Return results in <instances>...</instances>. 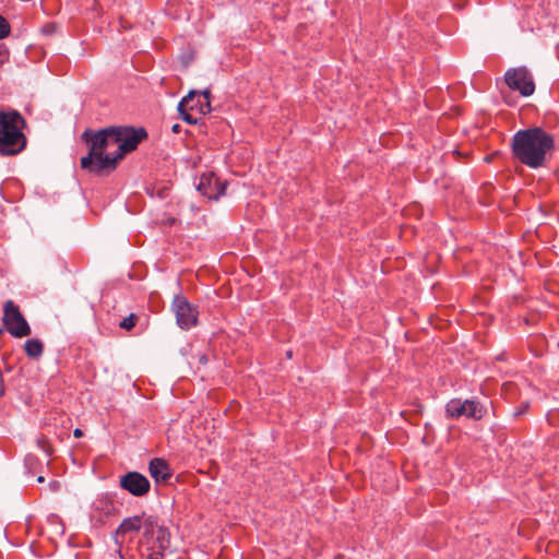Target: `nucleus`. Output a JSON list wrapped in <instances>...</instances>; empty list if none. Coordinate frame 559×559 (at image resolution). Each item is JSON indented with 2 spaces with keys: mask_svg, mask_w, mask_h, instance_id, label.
Returning <instances> with one entry per match:
<instances>
[{
  "mask_svg": "<svg viewBox=\"0 0 559 559\" xmlns=\"http://www.w3.org/2000/svg\"><path fill=\"white\" fill-rule=\"evenodd\" d=\"M26 122L17 110L0 111V132H23Z\"/></svg>",
  "mask_w": 559,
  "mask_h": 559,
  "instance_id": "11",
  "label": "nucleus"
},
{
  "mask_svg": "<svg viewBox=\"0 0 559 559\" xmlns=\"http://www.w3.org/2000/svg\"><path fill=\"white\" fill-rule=\"evenodd\" d=\"M2 321L7 331L14 337L22 338L32 332L26 319L12 300H7L3 305Z\"/></svg>",
  "mask_w": 559,
  "mask_h": 559,
  "instance_id": "5",
  "label": "nucleus"
},
{
  "mask_svg": "<svg viewBox=\"0 0 559 559\" xmlns=\"http://www.w3.org/2000/svg\"><path fill=\"white\" fill-rule=\"evenodd\" d=\"M150 475L157 481H166L171 477L169 464L159 457L151 460L148 464Z\"/></svg>",
  "mask_w": 559,
  "mask_h": 559,
  "instance_id": "12",
  "label": "nucleus"
},
{
  "mask_svg": "<svg viewBox=\"0 0 559 559\" xmlns=\"http://www.w3.org/2000/svg\"><path fill=\"white\" fill-rule=\"evenodd\" d=\"M0 373H2V371L0 370Z\"/></svg>",
  "mask_w": 559,
  "mask_h": 559,
  "instance_id": "26",
  "label": "nucleus"
},
{
  "mask_svg": "<svg viewBox=\"0 0 559 559\" xmlns=\"http://www.w3.org/2000/svg\"><path fill=\"white\" fill-rule=\"evenodd\" d=\"M188 111H189V108H185V109H183V112H180V115H181L182 119H183L186 122L190 123V124H195V123H198V118H197V117H194L192 114H189Z\"/></svg>",
  "mask_w": 559,
  "mask_h": 559,
  "instance_id": "18",
  "label": "nucleus"
},
{
  "mask_svg": "<svg viewBox=\"0 0 559 559\" xmlns=\"http://www.w3.org/2000/svg\"><path fill=\"white\" fill-rule=\"evenodd\" d=\"M167 551H168V554H171V550H169V547H168L167 550L165 551V555H164L163 559L166 557Z\"/></svg>",
  "mask_w": 559,
  "mask_h": 559,
  "instance_id": "24",
  "label": "nucleus"
},
{
  "mask_svg": "<svg viewBox=\"0 0 559 559\" xmlns=\"http://www.w3.org/2000/svg\"><path fill=\"white\" fill-rule=\"evenodd\" d=\"M4 394V383H3V377L2 373H0V396Z\"/></svg>",
  "mask_w": 559,
  "mask_h": 559,
  "instance_id": "20",
  "label": "nucleus"
},
{
  "mask_svg": "<svg viewBox=\"0 0 559 559\" xmlns=\"http://www.w3.org/2000/svg\"><path fill=\"white\" fill-rule=\"evenodd\" d=\"M554 147V136L539 127L519 130L511 141L513 157L532 169L544 167Z\"/></svg>",
  "mask_w": 559,
  "mask_h": 559,
  "instance_id": "3",
  "label": "nucleus"
},
{
  "mask_svg": "<svg viewBox=\"0 0 559 559\" xmlns=\"http://www.w3.org/2000/svg\"><path fill=\"white\" fill-rule=\"evenodd\" d=\"M171 130H173L174 133H179L180 132V126L176 123V124L173 126Z\"/></svg>",
  "mask_w": 559,
  "mask_h": 559,
  "instance_id": "22",
  "label": "nucleus"
},
{
  "mask_svg": "<svg viewBox=\"0 0 559 559\" xmlns=\"http://www.w3.org/2000/svg\"><path fill=\"white\" fill-rule=\"evenodd\" d=\"M38 445L43 449V451L50 455V448L47 444V439L45 437L38 439Z\"/></svg>",
  "mask_w": 559,
  "mask_h": 559,
  "instance_id": "19",
  "label": "nucleus"
},
{
  "mask_svg": "<svg viewBox=\"0 0 559 559\" xmlns=\"http://www.w3.org/2000/svg\"><path fill=\"white\" fill-rule=\"evenodd\" d=\"M506 84L522 96L527 97L534 94L535 83L532 73L525 68H511L504 73Z\"/></svg>",
  "mask_w": 559,
  "mask_h": 559,
  "instance_id": "6",
  "label": "nucleus"
},
{
  "mask_svg": "<svg viewBox=\"0 0 559 559\" xmlns=\"http://www.w3.org/2000/svg\"><path fill=\"white\" fill-rule=\"evenodd\" d=\"M10 33V25L8 21L0 15V39L7 37Z\"/></svg>",
  "mask_w": 559,
  "mask_h": 559,
  "instance_id": "17",
  "label": "nucleus"
},
{
  "mask_svg": "<svg viewBox=\"0 0 559 559\" xmlns=\"http://www.w3.org/2000/svg\"><path fill=\"white\" fill-rule=\"evenodd\" d=\"M26 146L23 132H0V154L12 156L21 153Z\"/></svg>",
  "mask_w": 559,
  "mask_h": 559,
  "instance_id": "10",
  "label": "nucleus"
},
{
  "mask_svg": "<svg viewBox=\"0 0 559 559\" xmlns=\"http://www.w3.org/2000/svg\"><path fill=\"white\" fill-rule=\"evenodd\" d=\"M146 135L143 128L128 126H110L98 131L87 129L82 138L88 144L90 153L81 158V167L95 174L111 171Z\"/></svg>",
  "mask_w": 559,
  "mask_h": 559,
  "instance_id": "1",
  "label": "nucleus"
},
{
  "mask_svg": "<svg viewBox=\"0 0 559 559\" xmlns=\"http://www.w3.org/2000/svg\"><path fill=\"white\" fill-rule=\"evenodd\" d=\"M119 485L134 497H143L151 489L150 480L139 472H128L120 477Z\"/></svg>",
  "mask_w": 559,
  "mask_h": 559,
  "instance_id": "9",
  "label": "nucleus"
},
{
  "mask_svg": "<svg viewBox=\"0 0 559 559\" xmlns=\"http://www.w3.org/2000/svg\"><path fill=\"white\" fill-rule=\"evenodd\" d=\"M200 103H202V99L197 97V92L190 91L188 95L180 100L178 110L179 112H183L185 108H189V110H194L199 114Z\"/></svg>",
  "mask_w": 559,
  "mask_h": 559,
  "instance_id": "13",
  "label": "nucleus"
},
{
  "mask_svg": "<svg viewBox=\"0 0 559 559\" xmlns=\"http://www.w3.org/2000/svg\"><path fill=\"white\" fill-rule=\"evenodd\" d=\"M287 357L292 358V352H287Z\"/></svg>",
  "mask_w": 559,
  "mask_h": 559,
  "instance_id": "25",
  "label": "nucleus"
},
{
  "mask_svg": "<svg viewBox=\"0 0 559 559\" xmlns=\"http://www.w3.org/2000/svg\"><path fill=\"white\" fill-rule=\"evenodd\" d=\"M176 322L182 330H190L198 323L199 311L183 295H176L171 302Z\"/></svg>",
  "mask_w": 559,
  "mask_h": 559,
  "instance_id": "7",
  "label": "nucleus"
},
{
  "mask_svg": "<svg viewBox=\"0 0 559 559\" xmlns=\"http://www.w3.org/2000/svg\"><path fill=\"white\" fill-rule=\"evenodd\" d=\"M73 435L75 438H81L83 436V432L81 429L76 428L74 431H73Z\"/></svg>",
  "mask_w": 559,
  "mask_h": 559,
  "instance_id": "21",
  "label": "nucleus"
},
{
  "mask_svg": "<svg viewBox=\"0 0 559 559\" xmlns=\"http://www.w3.org/2000/svg\"><path fill=\"white\" fill-rule=\"evenodd\" d=\"M226 185V181H221L213 173H206L200 176L197 189L209 200H218L225 194Z\"/></svg>",
  "mask_w": 559,
  "mask_h": 559,
  "instance_id": "8",
  "label": "nucleus"
},
{
  "mask_svg": "<svg viewBox=\"0 0 559 559\" xmlns=\"http://www.w3.org/2000/svg\"><path fill=\"white\" fill-rule=\"evenodd\" d=\"M197 97L202 99V103H200L199 107V114L203 116L209 114L211 111V91L206 88L202 92H197Z\"/></svg>",
  "mask_w": 559,
  "mask_h": 559,
  "instance_id": "15",
  "label": "nucleus"
},
{
  "mask_svg": "<svg viewBox=\"0 0 559 559\" xmlns=\"http://www.w3.org/2000/svg\"><path fill=\"white\" fill-rule=\"evenodd\" d=\"M37 481H38V483H44V481H45V478H44L43 476H39V477L37 478Z\"/></svg>",
  "mask_w": 559,
  "mask_h": 559,
  "instance_id": "23",
  "label": "nucleus"
},
{
  "mask_svg": "<svg viewBox=\"0 0 559 559\" xmlns=\"http://www.w3.org/2000/svg\"><path fill=\"white\" fill-rule=\"evenodd\" d=\"M139 530H142L143 534L138 542L135 554L130 555V559H163L165 551L170 546V534L157 516L124 519L115 533L116 543L121 544L126 534ZM120 557L126 559L122 554Z\"/></svg>",
  "mask_w": 559,
  "mask_h": 559,
  "instance_id": "2",
  "label": "nucleus"
},
{
  "mask_svg": "<svg viewBox=\"0 0 559 559\" xmlns=\"http://www.w3.org/2000/svg\"><path fill=\"white\" fill-rule=\"evenodd\" d=\"M135 322H136V317L131 313L130 316H128L127 318H124L121 322H120V328L121 329H124L127 331H130L132 328H134L135 325Z\"/></svg>",
  "mask_w": 559,
  "mask_h": 559,
  "instance_id": "16",
  "label": "nucleus"
},
{
  "mask_svg": "<svg viewBox=\"0 0 559 559\" xmlns=\"http://www.w3.org/2000/svg\"><path fill=\"white\" fill-rule=\"evenodd\" d=\"M24 349L29 358L37 359L43 355L44 344L38 338H31L25 342Z\"/></svg>",
  "mask_w": 559,
  "mask_h": 559,
  "instance_id": "14",
  "label": "nucleus"
},
{
  "mask_svg": "<svg viewBox=\"0 0 559 559\" xmlns=\"http://www.w3.org/2000/svg\"><path fill=\"white\" fill-rule=\"evenodd\" d=\"M487 414V408L476 400L452 399L445 405V416L449 419H457L462 416L480 420Z\"/></svg>",
  "mask_w": 559,
  "mask_h": 559,
  "instance_id": "4",
  "label": "nucleus"
}]
</instances>
